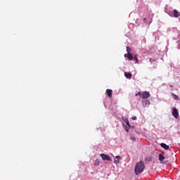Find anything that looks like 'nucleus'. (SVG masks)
Returning a JSON list of instances; mask_svg holds the SVG:
<instances>
[{"label":"nucleus","instance_id":"aec40b11","mask_svg":"<svg viewBox=\"0 0 180 180\" xmlns=\"http://www.w3.org/2000/svg\"><path fill=\"white\" fill-rule=\"evenodd\" d=\"M131 140H132V141H136V138L134 136H131Z\"/></svg>","mask_w":180,"mask_h":180},{"label":"nucleus","instance_id":"2eb2a0df","mask_svg":"<svg viewBox=\"0 0 180 180\" xmlns=\"http://www.w3.org/2000/svg\"><path fill=\"white\" fill-rule=\"evenodd\" d=\"M99 160H96L94 162V165H96V167L99 166Z\"/></svg>","mask_w":180,"mask_h":180},{"label":"nucleus","instance_id":"b1692460","mask_svg":"<svg viewBox=\"0 0 180 180\" xmlns=\"http://www.w3.org/2000/svg\"><path fill=\"white\" fill-rule=\"evenodd\" d=\"M126 131H129V129H126Z\"/></svg>","mask_w":180,"mask_h":180},{"label":"nucleus","instance_id":"423d86ee","mask_svg":"<svg viewBox=\"0 0 180 180\" xmlns=\"http://www.w3.org/2000/svg\"><path fill=\"white\" fill-rule=\"evenodd\" d=\"M124 57H127V58L129 60V61H131V60H133V55L131 54V53H129L127 54H124Z\"/></svg>","mask_w":180,"mask_h":180},{"label":"nucleus","instance_id":"9d476101","mask_svg":"<svg viewBox=\"0 0 180 180\" xmlns=\"http://www.w3.org/2000/svg\"><path fill=\"white\" fill-rule=\"evenodd\" d=\"M173 15L174 18H179V12L176 10L173 11Z\"/></svg>","mask_w":180,"mask_h":180},{"label":"nucleus","instance_id":"dca6fc26","mask_svg":"<svg viewBox=\"0 0 180 180\" xmlns=\"http://www.w3.org/2000/svg\"><path fill=\"white\" fill-rule=\"evenodd\" d=\"M130 51H131V49H130V47L127 46V54H129V53H130Z\"/></svg>","mask_w":180,"mask_h":180},{"label":"nucleus","instance_id":"412c9836","mask_svg":"<svg viewBox=\"0 0 180 180\" xmlns=\"http://www.w3.org/2000/svg\"><path fill=\"white\" fill-rule=\"evenodd\" d=\"M132 120H137V117L136 116L132 117Z\"/></svg>","mask_w":180,"mask_h":180},{"label":"nucleus","instance_id":"f257e3e1","mask_svg":"<svg viewBox=\"0 0 180 180\" xmlns=\"http://www.w3.org/2000/svg\"><path fill=\"white\" fill-rule=\"evenodd\" d=\"M146 169V165H144V162L140 161L136 162L135 165L134 172L136 175H140Z\"/></svg>","mask_w":180,"mask_h":180},{"label":"nucleus","instance_id":"0eeeda50","mask_svg":"<svg viewBox=\"0 0 180 180\" xmlns=\"http://www.w3.org/2000/svg\"><path fill=\"white\" fill-rule=\"evenodd\" d=\"M160 147H162V148H164L165 150H169V146H168L164 143H162L160 144Z\"/></svg>","mask_w":180,"mask_h":180},{"label":"nucleus","instance_id":"f03ea898","mask_svg":"<svg viewBox=\"0 0 180 180\" xmlns=\"http://www.w3.org/2000/svg\"><path fill=\"white\" fill-rule=\"evenodd\" d=\"M100 156L102 158V160H103V161H112V158H110V156H109V155H106L105 153H101L100 155Z\"/></svg>","mask_w":180,"mask_h":180},{"label":"nucleus","instance_id":"20e7f679","mask_svg":"<svg viewBox=\"0 0 180 180\" xmlns=\"http://www.w3.org/2000/svg\"><path fill=\"white\" fill-rule=\"evenodd\" d=\"M150 98V93L148 91H144L142 93L143 99H148Z\"/></svg>","mask_w":180,"mask_h":180},{"label":"nucleus","instance_id":"9b49d317","mask_svg":"<svg viewBox=\"0 0 180 180\" xmlns=\"http://www.w3.org/2000/svg\"><path fill=\"white\" fill-rule=\"evenodd\" d=\"M115 158L116 159L114 160V164L117 165L120 162L119 160H120V156H116Z\"/></svg>","mask_w":180,"mask_h":180},{"label":"nucleus","instance_id":"4468645a","mask_svg":"<svg viewBox=\"0 0 180 180\" xmlns=\"http://www.w3.org/2000/svg\"><path fill=\"white\" fill-rule=\"evenodd\" d=\"M172 95L173 96L175 101H179V97H178V96H176V94H174V93H172Z\"/></svg>","mask_w":180,"mask_h":180},{"label":"nucleus","instance_id":"6e6552de","mask_svg":"<svg viewBox=\"0 0 180 180\" xmlns=\"http://www.w3.org/2000/svg\"><path fill=\"white\" fill-rule=\"evenodd\" d=\"M112 89H108L106 90V94H107L108 98H112Z\"/></svg>","mask_w":180,"mask_h":180},{"label":"nucleus","instance_id":"39448f33","mask_svg":"<svg viewBox=\"0 0 180 180\" xmlns=\"http://www.w3.org/2000/svg\"><path fill=\"white\" fill-rule=\"evenodd\" d=\"M143 105L145 108H148L150 106V100H145L143 101Z\"/></svg>","mask_w":180,"mask_h":180},{"label":"nucleus","instance_id":"a211bd4d","mask_svg":"<svg viewBox=\"0 0 180 180\" xmlns=\"http://www.w3.org/2000/svg\"><path fill=\"white\" fill-rule=\"evenodd\" d=\"M125 123H126L127 125H128L129 127H130V122H129V120H127L125 121Z\"/></svg>","mask_w":180,"mask_h":180},{"label":"nucleus","instance_id":"1a4fd4ad","mask_svg":"<svg viewBox=\"0 0 180 180\" xmlns=\"http://www.w3.org/2000/svg\"><path fill=\"white\" fill-rule=\"evenodd\" d=\"M124 76H125L126 78H127L128 79H131V77H133V75H131V73L124 72Z\"/></svg>","mask_w":180,"mask_h":180},{"label":"nucleus","instance_id":"6ab92c4d","mask_svg":"<svg viewBox=\"0 0 180 180\" xmlns=\"http://www.w3.org/2000/svg\"><path fill=\"white\" fill-rule=\"evenodd\" d=\"M141 95L143 94H141V92L139 91L136 94V96H141Z\"/></svg>","mask_w":180,"mask_h":180},{"label":"nucleus","instance_id":"ddd939ff","mask_svg":"<svg viewBox=\"0 0 180 180\" xmlns=\"http://www.w3.org/2000/svg\"><path fill=\"white\" fill-rule=\"evenodd\" d=\"M132 60L136 61V64H139V58L137 57V55H135Z\"/></svg>","mask_w":180,"mask_h":180},{"label":"nucleus","instance_id":"4be33fe9","mask_svg":"<svg viewBox=\"0 0 180 180\" xmlns=\"http://www.w3.org/2000/svg\"><path fill=\"white\" fill-rule=\"evenodd\" d=\"M144 22H146V20H147V18H143Z\"/></svg>","mask_w":180,"mask_h":180},{"label":"nucleus","instance_id":"7ed1b4c3","mask_svg":"<svg viewBox=\"0 0 180 180\" xmlns=\"http://www.w3.org/2000/svg\"><path fill=\"white\" fill-rule=\"evenodd\" d=\"M172 115L174 116V117H175V119H178V117H179V112L176 108H173Z\"/></svg>","mask_w":180,"mask_h":180},{"label":"nucleus","instance_id":"5701e85b","mask_svg":"<svg viewBox=\"0 0 180 180\" xmlns=\"http://www.w3.org/2000/svg\"><path fill=\"white\" fill-rule=\"evenodd\" d=\"M170 86H171V88H173V87H174V86H172V85H170Z\"/></svg>","mask_w":180,"mask_h":180},{"label":"nucleus","instance_id":"f3484780","mask_svg":"<svg viewBox=\"0 0 180 180\" xmlns=\"http://www.w3.org/2000/svg\"><path fill=\"white\" fill-rule=\"evenodd\" d=\"M149 61H150V63L151 64H153V63H155V60L152 59V58H150V59H149Z\"/></svg>","mask_w":180,"mask_h":180},{"label":"nucleus","instance_id":"f8f14e48","mask_svg":"<svg viewBox=\"0 0 180 180\" xmlns=\"http://www.w3.org/2000/svg\"><path fill=\"white\" fill-rule=\"evenodd\" d=\"M159 160H160V161H164V160H165V157L164 156V155L160 154V155H159Z\"/></svg>","mask_w":180,"mask_h":180}]
</instances>
